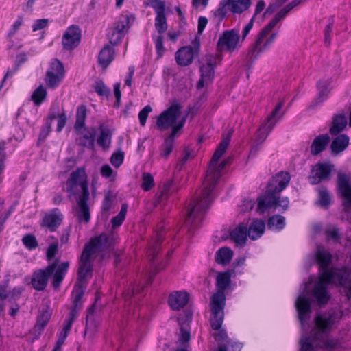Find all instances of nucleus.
Returning a JSON list of instances; mask_svg holds the SVG:
<instances>
[{"label": "nucleus", "mask_w": 351, "mask_h": 351, "mask_svg": "<svg viewBox=\"0 0 351 351\" xmlns=\"http://www.w3.org/2000/svg\"><path fill=\"white\" fill-rule=\"evenodd\" d=\"M49 20L47 19H41L36 20L32 25V31L36 32L38 30H40L45 28L47 26Z\"/></svg>", "instance_id": "59"}, {"label": "nucleus", "mask_w": 351, "mask_h": 351, "mask_svg": "<svg viewBox=\"0 0 351 351\" xmlns=\"http://www.w3.org/2000/svg\"><path fill=\"white\" fill-rule=\"evenodd\" d=\"M283 101L279 102L266 120L260 126L256 136V141L262 144L267 138L269 133L273 130L277 122L282 117V114L278 116L283 106Z\"/></svg>", "instance_id": "12"}, {"label": "nucleus", "mask_w": 351, "mask_h": 351, "mask_svg": "<svg viewBox=\"0 0 351 351\" xmlns=\"http://www.w3.org/2000/svg\"><path fill=\"white\" fill-rule=\"evenodd\" d=\"M174 147V141L166 138L163 143L160 147V156L167 159Z\"/></svg>", "instance_id": "47"}, {"label": "nucleus", "mask_w": 351, "mask_h": 351, "mask_svg": "<svg viewBox=\"0 0 351 351\" xmlns=\"http://www.w3.org/2000/svg\"><path fill=\"white\" fill-rule=\"evenodd\" d=\"M87 107L84 105H80L76 110V120L74 124V130L77 132H80L82 130H86V119L87 117Z\"/></svg>", "instance_id": "31"}, {"label": "nucleus", "mask_w": 351, "mask_h": 351, "mask_svg": "<svg viewBox=\"0 0 351 351\" xmlns=\"http://www.w3.org/2000/svg\"><path fill=\"white\" fill-rule=\"evenodd\" d=\"M94 90L100 97H108L110 93V89L108 88L102 80H97L93 85Z\"/></svg>", "instance_id": "49"}, {"label": "nucleus", "mask_w": 351, "mask_h": 351, "mask_svg": "<svg viewBox=\"0 0 351 351\" xmlns=\"http://www.w3.org/2000/svg\"><path fill=\"white\" fill-rule=\"evenodd\" d=\"M337 188L343 199V205L346 211L351 210V185L348 177L343 173H339Z\"/></svg>", "instance_id": "20"}, {"label": "nucleus", "mask_w": 351, "mask_h": 351, "mask_svg": "<svg viewBox=\"0 0 351 351\" xmlns=\"http://www.w3.org/2000/svg\"><path fill=\"white\" fill-rule=\"evenodd\" d=\"M124 160V153L123 152H117L112 154L110 162L115 167H119Z\"/></svg>", "instance_id": "55"}, {"label": "nucleus", "mask_w": 351, "mask_h": 351, "mask_svg": "<svg viewBox=\"0 0 351 351\" xmlns=\"http://www.w3.org/2000/svg\"><path fill=\"white\" fill-rule=\"evenodd\" d=\"M346 117L343 114H336L332 117V124L330 128L331 135H337L341 132L347 125Z\"/></svg>", "instance_id": "30"}, {"label": "nucleus", "mask_w": 351, "mask_h": 351, "mask_svg": "<svg viewBox=\"0 0 351 351\" xmlns=\"http://www.w3.org/2000/svg\"><path fill=\"white\" fill-rule=\"evenodd\" d=\"M245 262V257L241 256L237 258L233 263L232 272L234 275L240 274L242 273L243 266Z\"/></svg>", "instance_id": "56"}, {"label": "nucleus", "mask_w": 351, "mask_h": 351, "mask_svg": "<svg viewBox=\"0 0 351 351\" xmlns=\"http://www.w3.org/2000/svg\"><path fill=\"white\" fill-rule=\"evenodd\" d=\"M56 260L44 269H40L32 273L31 285L38 291H44L48 284L49 278L53 275L52 286L55 290L59 289L69 270V262L64 261L58 265Z\"/></svg>", "instance_id": "5"}, {"label": "nucleus", "mask_w": 351, "mask_h": 351, "mask_svg": "<svg viewBox=\"0 0 351 351\" xmlns=\"http://www.w3.org/2000/svg\"><path fill=\"white\" fill-rule=\"evenodd\" d=\"M330 138L328 134H320L316 136L311 146V153L312 155H317L324 151L328 143Z\"/></svg>", "instance_id": "28"}, {"label": "nucleus", "mask_w": 351, "mask_h": 351, "mask_svg": "<svg viewBox=\"0 0 351 351\" xmlns=\"http://www.w3.org/2000/svg\"><path fill=\"white\" fill-rule=\"evenodd\" d=\"M56 118H58L56 132H60L66 125L67 119L66 114H65V112H62L61 114L56 115Z\"/></svg>", "instance_id": "60"}, {"label": "nucleus", "mask_w": 351, "mask_h": 351, "mask_svg": "<svg viewBox=\"0 0 351 351\" xmlns=\"http://www.w3.org/2000/svg\"><path fill=\"white\" fill-rule=\"evenodd\" d=\"M349 145V137L347 134H339L333 139L330 145V149L333 154L343 152Z\"/></svg>", "instance_id": "33"}, {"label": "nucleus", "mask_w": 351, "mask_h": 351, "mask_svg": "<svg viewBox=\"0 0 351 351\" xmlns=\"http://www.w3.org/2000/svg\"><path fill=\"white\" fill-rule=\"evenodd\" d=\"M64 77L53 73V71L46 72L45 81L49 88H55L58 87Z\"/></svg>", "instance_id": "41"}, {"label": "nucleus", "mask_w": 351, "mask_h": 351, "mask_svg": "<svg viewBox=\"0 0 351 351\" xmlns=\"http://www.w3.org/2000/svg\"><path fill=\"white\" fill-rule=\"evenodd\" d=\"M149 5L154 9L156 14H165L166 4L162 0H150Z\"/></svg>", "instance_id": "51"}, {"label": "nucleus", "mask_w": 351, "mask_h": 351, "mask_svg": "<svg viewBox=\"0 0 351 351\" xmlns=\"http://www.w3.org/2000/svg\"><path fill=\"white\" fill-rule=\"evenodd\" d=\"M112 206V197L110 193L105 195L102 202L101 209L104 212H108Z\"/></svg>", "instance_id": "63"}, {"label": "nucleus", "mask_w": 351, "mask_h": 351, "mask_svg": "<svg viewBox=\"0 0 351 351\" xmlns=\"http://www.w3.org/2000/svg\"><path fill=\"white\" fill-rule=\"evenodd\" d=\"M254 16L252 17L248 23L244 27L242 31L241 41H244L254 25Z\"/></svg>", "instance_id": "64"}, {"label": "nucleus", "mask_w": 351, "mask_h": 351, "mask_svg": "<svg viewBox=\"0 0 351 351\" xmlns=\"http://www.w3.org/2000/svg\"><path fill=\"white\" fill-rule=\"evenodd\" d=\"M93 261H86L81 259L80 258L79 267L77 270V283H80L82 285L85 284L86 286V280L88 278H91L93 276Z\"/></svg>", "instance_id": "25"}, {"label": "nucleus", "mask_w": 351, "mask_h": 351, "mask_svg": "<svg viewBox=\"0 0 351 351\" xmlns=\"http://www.w3.org/2000/svg\"><path fill=\"white\" fill-rule=\"evenodd\" d=\"M47 97V88L40 84L36 88L31 95V99L36 106H40L46 99Z\"/></svg>", "instance_id": "38"}, {"label": "nucleus", "mask_w": 351, "mask_h": 351, "mask_svg": "<svg viewBox=\"0 0 351 351\" xmlns=\"http://www.w3.org/2000/svg\"><path fill=\"white\" fill-rule=\"evenodd\" d=\"M58 250V245L57 243H53L49 246L47 250V258L48 261H51L55 258Z\"/></svg>", "instance_id": "61"}, {"label": "nucleus", "mask_w": 351, "mask_h": 351, "mask_svg": "<svg viewBox=\"0 0 351 351\" xmlns=\"http://www.w3.org/2000/svg\"><path fill=\"white\" fill-rule=\"evenodd\" d=\"M247 237V223H240L236 228L230 232V239L232 240L237 247H243L246 243Z\"/></svg>", "instance_id": "24"}, {"label": "nucleus", "mask_w": 351, "mask_h": 351, "mask_svg": "<svg viewBox=\"0 0 351 351\" xmlns=\"http://www.w3.org/2000/svg\"><path fill=\"white\" fill-rule=\"evenodd\" d=\"M339 281L332 282L330 285H334L336 286H340L343 287L346 290V294L348 297L351 298V271L348 267L343 271V275L342 278H339Z\"/></svg>", "instance_id": "35"}, {"label": "nucleus", "mask_w": 351, "mask_h": 351, "mask_svg": "<svg viewBox=\"0 0 351 351\" xmlns=\"http://www.w3.org/2000/svg\"><path fill=\"white\" fill-rule=\"evenodd\" d=\"M231 281L229 271L219 273L216 279L218 288L217 293L210 298V326L213 330H218L223 322L224 308L226 306L225 290L228 289Z\"/></svg>", "instance_id": "6"}, {"label": "nucleus", "mask_w": 351, "mask_h": 351, "mask_svg": "<svg viewBox=\"0 0 351 351\" xmlns=\"http://www.w3.org/2000/svg\"><path fill=\"white\" fill-rule=\"evenodd\" d=\"M83 184H86L88 189V184L86 180L85 168L77 167L73 171L66 180V191L69 193V197L75 196L78 193L79 186L82 191Z\"/></svg>", "instance_id": "14"}, {"label": "nucleus", "mask_w": 351, "mask_h": 351, "mask_svg": "<svg viewBox=\"0 0 351 351\" xmlns=\"http://www.w3.org/2000/svg\"><path fill=\"white\" fill-rule=\"evenodd\" d=\"M242 43L240 30L239 28L234 27L222 32L218 39L217 47L220 51H226L232 53L241 47Z\"/></svg>", "instance_id": "10"}, {"label": "nucleus", "mask_w": 351, "mask_h": 351, "mask_svg": "<svg viewBox=\"0 0 351 351\" xmlns=\"http://www.w3.org/2000/svg\"><path fill=\"white\" fill-rule=\"evenodd\" d=\"M128 210V205L123 204L121 206V210L119 214L115 217H112L111 220L112 227L115 229L121 226L125 219V215Z\"/></svg>", "instance_id": "44"}, {"label": "nucleus", "mask_w": 351, "mask_h": 351, "mask_svg": "<svg viewBox=\"0 0 351 351\" xmlns=\"http://www.w3.org/2000/svg\"><path fill=\"white\" fill-rule=\"evenodd\" d=\"M114 50L109 45H105L100 51L98 56V62L100 65L107 67L114 60Z\"/></svg>", "instance_id": "32"}, {"label": "nucleus", "mask_w": 351, "mask_h": 351, "mask_svg": "<svg viewBox=\"0 0 351 351\" xmlns=\"http://www.w3.org/2000/svg\"><path fill=\"white\" fill-rule=\"evenodd\" d=\"M23 23V16L22 15L18 16L16 20L14 21V23L10 27V28L7 34V37L8 38H12L14 36V34L17 32V31L19 29V28L22 25Z\"/></svg>", "instance_id": "52"}, {"label": "nucleus", "mask_w": 351, "mask_h": 351, "mask_svg": "<svg viewBox=\"0 0 351 351\" xmlns=\"http://www.w3.org/2000/svg\"><path fill=\"white\" fill-rule=\"evenodd\" d=\"M251 5V0H221L214 14L219 21L226 17L227 10L233 14H241L247 10Z\"/></svg>", "instance_id": "11"}, {"label": "nucleus", "mask_w": 351, "mask_h": 351, "mask_svg": "<svg viewBox=\"0 0 351 351\" xmlns=\"http://www.w3.org/2000/svg\"><path fill=\"white\" fill-rule=\"evenodd\" d=\"M334 165L327 162H319L311 169L309 176V181L312 184H317L319 182L328 180L330 177Z\"/></svg>", "instance_id": "18"}, {"label": "nucleus", "mask_w": 351, "mask_h": 351, "mask_svg": "<svg viewBox=\"0 0 351 351\" xmlns=\"http://www.w3.org/2000/svg\"><path fill=\"white\" fill-rule=\"evenodd\" d=\"M325 234L327 241H332L335 243H339L341 235L339 229L333 226H330L325 229Z\"/></svg>", "instance_id": "45"}, {"label": "nucleus", "mask_w": 351, "mask_h": 351, "mask_svg": "<svg viewBox=\"0 0 351 351\" xmlns=\"http://www.w3.org/2000/svg\"><path fill=\"white\" fill-rule=\"evenodd\" d=\"M152 39L155 44L156 51L158 58H161L166 49L164 46V37L162 34H158L157 36L152 35Z\"/></svg>", "instance_id": "46"}, {"label": "nucleus", "mask_w": 351, "mask_h": 351, "mask_svg": "<svg viewBox=\"0 0 351 351\" xmlns=\"http://www.w3.org/2000/svg\"><path fill=\"white\" fill-rule=\"evenodd\" d=\"M319 200L317 204L323 208H328L331 203L330 195L325 187H322L318 189Z\"/></svg>", "instance_id": "43"}, {"label": "nucleus", "mask_w": 351, "mask_h": 351, "mask_svg": "<svg viewBox=\"0 0 351 351\" xmlns=\"http://www.w3.org/2000/svg\"><path fill=\"white\" fill-rule=\"evenodd\" d=\"M56 118V114L55 113H50L48 115L47 118L45 120L44 125L41 128L37 142L38 146L43 143L51 133L52 121Z\"/></svg>", "instance_id": "34"}, {"label": "nucleus", "mask_w": 351, "mask_h": 351, "mask_svg": "<svg viewBox=\"0 0 351 351\" xmlns=\"http://www.w3.org/2000/svg\"><path fill=\"white\" fill-rule=\"evenodd\" d=\"M217 332L213 335L215 341L217 342L218 351H241L242 343L239 341H234L230 339L227 331L221 328V326L217 330Z\"/></svg>", "instance_id": "16"}, {"label": "nucleus", "mask_w": 351, "mask_h": 351, "mask_svg": "<svg viewBox=\"0 0 351 351\" xmlns=\"http://www.w3.org/2000/svg\"><path fill=\"white\" fill-rule=\"evenodd\" d=\"M64 219L63 215L58 208H53L49 213H46L43 217L40 226L47 228L49 232L56 231L62 224Z\"/></svg>", "instance_id": "21"}, {"label": "nucleus", "mask_w": 351, "mask_h": 351, "mask_svg": "<svg viewBox=\"0 0 351 351\" xmlns=\"http://www.w3.org/2000/svg\"><path fill=\"white\" fill-rule=\"evenodd\" d=\"M233 256V252L228 247L219 248L215 253V259L218 264H228Z\"/></svg>", "instance_id": "36"}, {"label": "nucleus", "mask_w": 351, "mask_h": 351, "mask_svg": "<svg viewBox=\"0 0 351 351\" xmlns=\"http://www.w3.org/2000/svg\"><path fill=\"white\" fill-rule=\"evenodd\" d=\"M114 243V236L101 233L93 237L86 242L83 247L80 258L85 261H93L92 257L99 252L109 249Z\"/></svg>", "instance_id": "8"}, {"label": "nucleus", "mask_w": 351, "mask_h": 351, "mask_svg": "<svg viewBox=\"0 0 351 351\" xmlns=\"http://www.w3.org/2000/svg\"><path fill=\"white\" fill-rule=\"evenodd\" d=\"M23 291V287H14L9 292V302H16L20 298Z\"/></svg>", "instance_id": "57"}, {"label": "nucleus", "mask_w": 351, "mask_h": 351, "mask_svg": "<svg viewBox=\"0 0 351 351\" xmlns=\"http://www.w3.org/2000/svg\"><path fill=\"white\" fill-rule=\"evenodd\" d=\"M181 114V106L172 104L156 118V125L160 131H165L176 123Z\"/></svg>", "instance_id": "13"}, {"label": "nucleus", "mask_w": 351, "mask_h": 351, "mask_svg": "<svg viewBox=\"0 0 351 351\" xmlns=\"http://www.w3.org/2000/svg\"><path fill=\"white\" fill-rule=\"evenodd\" d=\"M154 186V178L149 173H144L143 174V181L141 184V188L145 191H148L151 190Z\"/></svg>", "instance_id": "50"}, {"label": "nucleus", "mask_w": 351, "mask_h": 351, "mask_svg": "<svg viewBox=\"0 0 351 351\" xmlns=\"http://www.w3.org/2000/svg\"><path fill=\"white\" fill-rule=\"evenodd\" d=\"M291 176L287 171H280L269 180L265 193L257 198V212L264 214L272 208L279 207V211L285 213L289 207L287 197H280V193L287 186Z\"/></svg>", "instance_id": "4"}, {"label": "nucleus", "mask_w": 351, "mask_h": 351, "mask_svg": "<svg viewBox=\"0 0 351 351\" xmlns=\"http://www.w3.org/2000/svg\"><path fill=\"white\" fill-rule=\"evenodd\" d=\"M265 223L261 219H254L248 226L247 225V233L252 240L259 239L265 232Z\"/></svg>", "instance_id": "26"}, {"label": "nucleus", "mask_w": 351, "mask_h": 351, "mask_svg": "<svg viewBox=\"0 0 351 351\" xmlns=\"http://www.w3.org/2000/svg\"><path fill=\"white\" fill-rule=\"evenodd\" d=\"M193 47L188 45L182 47L176 53L175 58L178 65L186 66L192 63L194 56L199 51L200 42L199 38H195L193 41Z\"/></svg>", "instance_id": "15"}, {"label": "nucleus", "mask_w": 351, "mask_h": 351, "mask_svg": "<svg viewBox=\"0 0 351 351\" xmlns=\"http://www.w3.org/2000/svg\"><path fill=\"white\" fill-rule=\"evenodd\" d=\"M22 242L24 246L29 250H34L38 245L36 237L32 234L24 235L22 238Z\"/></svg>", "instance_id": "48"}, {"label": "nucleus", "mask_w": 351, "mask_h": 351, "mask_svg": "<svg viewBox=\"0 0 351 351\" xmlns=\"http://www.w3.org/2000/svg\"><path fill=\"white\" fill-rule=\"evenodd\" d=\"M51 313L48 310L43 311L38 316L35 328L39 332V333L44 330L51 318Z\"/></svg>", "instance_id": "40"}, {"label": "nucleus", "mask_w": 351, "mask_h": 351, "mask_svg": "<svg viewBox=\"0 0 351 351\" xmlns=\"http://www.w3.org/2000/svg\"><path fill=\"white\" fill-rule=\"evenodd\" d=\"M215 62L210 59L206 64L200 67L201 77L205 78L206 81L211 80L214 77Z\"/></svg>", "instance_id": "39"}, {"label": "nucleus", "mask_w": 351, "mask_h": 351, "mask_svg": "<svg viewBox=\"0 0 351 351\" xmlns=\"http://www.w3.org/2000/svg\"><path fill=\"white\" fill-rule=\"evenodd\" d=\"M315 258L319 266V279L315 282L311 291H309L308 287L313 282L314 278L311 277L308 280L304 282L300 285V293L295 303L298 319L302 326L310 318L312 312L311 300L308 296L311 295L320 306H325L330 300L328 285L332 282L339 281V278H342L343 271L348 268L345 266L331 267L332 254L322 245L317 246Z\"/></svg>", "instance_id": "1"}, {"label": "nucleus", "mask_w": 351, "mask_h": 351, "mask_svg": "<svg viewBox=\"0 0 351 351\" xmlns=\"http://www.w3.org/2000/svg\"><path fill=\"white\" fill-rule=\"evenodd\" d=\"M86 133L79 139L78 145L83 147H87L89 149L94 150L95 147V141L97 134V130L93 127L90 130H83Z\"/></svg>", "instance_id": "29"}, {"label": "nucleus", "mask_w": 351, "mask_h": 351, "mask_svg": "<svg viewBox=\"0 0 351 351\" xmlns=\"http://www.w3.org/2000/svg\"><path fill=\"white\" fill-rule=\"evenodd\" d=\"M49 71H53L56 74L60 75V76H64V69L63 64L58 59H55L51 64L50 69Z\"/></svg>", "instance_id": "53"}, {"label": "nucleus", "mask_w": 351, "mask_h": 351, "mask_svg": "<svg viewBox=\"0 0 351 351\" xmlns=\"http://www.w3.org/2000/svg\"><path fill=\"white\" fill-rule=\"evenodd\" d=\"M154 26L158 34H163L168 28L166 13L156 14Z\"/></svg>", "instance_id": "42"}, {"label": "nucleus", "mask_w": 351, "mask_h": 351, "mask_svg": "<svg viewBox=\"0 0 351 351\" xmlns=\"http://www.w3.org/2000/svg\"><path fill=\"white\" fill-rule=\"evenodd\" d=\"M152 111L149 105L145 106L138 113V119L141 125L145 126L149 114Z\"/></svg>", "instance_id": "54"}, {"label": "nucleus", "mask_w": 351, "mask_h": 351, "mask_svg": "<svg viewBox=\"0 0 351 351\" xmlns=\"http://www.w3.org/2000/svg\"><path fill=\"white\" fill-rule=\"evenodd\" d=\"M331 79H323L317 82V95L316 99L311 104L310 108H313L317 106L322 105L325 101L330 93V86Z\"/></svg>", "instance_id": "22"}, {"label": "nucleus", "mask_w": 351, "mask_h": 351, "mask_svg": "<svg viewBox=\"0 0 351 351\" xmlns=\"http://www.w3.org/2000/svg\"><path fill=\"white\" fill-rule=\"evenodd\" d=\"M99 132L100 134L97 139V143L104 150H107L112 143V132L104 124L99 125Z\"/></svg>", "instance_id": "27"}, {"label": "nucleus", "mask_w": 351, "mask_h": 351, "mask_svg": "<svg viewBox=\"0 0 351 351\" xmlns=\"http://www.w3.org/2000/svg\"><path fill=\"white\" fill-rule=\"evenodd\" d=\"M189 294L186 291H175L169 295L168 304L175 311L184 308L188 303Z\"/></svg>", "instance_id": "23"}, {"label": "nucleus", "mask_w": 351, "mask_h": 351, "mask_svg": "<svg viewBox=\"0 0 351 351\" xmlns=\"http://www.w3.org/2000/svg\"><path fill=\"white\" fill-rule=\"evenodd\" d=\"M89 198V190L86 188V184H83L82 191L80 192L77 198L79 207L77 217L80 223H88L90 219V208L88 204Z\"/></svg>", "instance_id": "17"}, {"label": "nucleus", "mask_w": 351, "mask_h": 351, "mask_svg": "<svg viewBox=\"0 0 351 351\" xmlns=\"http://www.w3.org/2000/svg\"><path fill=\"white\" fill-rule=\"evenodd\" d=\"M135 19V15L128 12H123L118 17L114 23V27L110 28L107 33L109 42L112 45L114 46L121 41L134 24Z\"/></svg>", "instance_id": "9"}, {"label": "nucleus", "mask_w": 351, "mask_h": 351, "mask_svg": "<svg viewBox=\"0 0 351 351\" xmlns=\"http://www.w3.org/2000/svg\"><path fill=\"white\" fill-rule=\"evenodd\" d=\"M342 317L343 311L339 308H332L318 313L315 317V329L311 335L301 337L298 351H316L313 343L323 351H339L341 343L339 339L332 337L330 332Z\"/></svg>", "instance_id": "2"}, {"label": "nucleus", "mask_w": 351, "mask_h": 351, "mask_svg": "<svg viewBox=\"0 0 351 351\" xmlns=\"http://www.w3.org/2000/svg\"><path fill=\"white\" fill-rule=\"evenodd\" d=\"M279 21H280V19L275 16L270 22L261 29L257 35L254 43L250 47L247 56V66L249 69L252 67L256 60L263 52L270 48L274 40L277 38L278 33L274 32L262 45L264 39Z\"/></svg>", "instance_id": "7"}, {"label": "nucleus", "mask_w": 351, "mask_h": 351, "mask_svg": "<svg viewBox=\"0 0 351 351\" xmlns=\"http://www.w3.org/2000/svg\"><path fill=\"white\" fill-rule=\"evenodd\" d=\"M254 201L250 197L244 198L242 204L240 206L241 212L250 211L254 206Z\"/></svg>", "instance_id": "58"}, {"label": "nucleus", "mask_w": 351, "mask_h": 351, "mask_svg": "<svg viewBox=\"0 0 351 351\" xmlns=\"http://www.w3.org/2000/svg\"><path fill=\"white\" fill-rule=\"evenodd\" d=\"M191 339V333L189 330L183 326L180 327V335L179 337V341L182 344L187 343Z\"/></svg>", "instance_id": "62"}, {"label": "nucleus", "mask_w": 351, "mask_h": 351, "mask_svg": "<svg viewBox=\"0 0 351 351\" xmlns=\"http://www.w3.org/2000/svg\"><path fill=\"white\" fill-rule=\"evenodd\" d=\"M81 39V29L79 26H69L62 36V43L64 49L71 51L76 48Z\"/></svg>", "instance_id": "19"}, {"label": "nucleus", "mask_w": 351, "mask_h": 351, "mask_svg": "<svg viewBox=\"0 0 351 351\" xmlns=\"http://www.w3.org/2000/svg\"><path fill=\"white\" fill-rule=\"evenodd\" d=\"M285 218L280 215H274L267 220V228L271 230L280 231L285 227Z\"/></svg>", "instance_id": "37"}, {"label": "nucleus", "mask_w": 351, "mask_h": 351, "mask_svg": "<svg viewBox=\"0 0 351 351\" xmlns=\"http://www.w3.org/2000/svg\"><path fill=\"white\" fill-rule=\"evenodd\" d=\"M223 152L216 148L204 180V188L200 194L193 200L191 207L187 211L183 229H186L190 234H193L203 220V217L209 208L213 199V191L220 178V172L216 165Z\"/></svg>", "instance_id": "3"}]
</instances>
